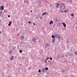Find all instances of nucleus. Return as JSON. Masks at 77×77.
I'll return each instance as SVG.
<instances>
[{"label": "nucleus", "mask_w": 77, "mask_h": 77, "mask_svg": "<svg viewBox=\"0 0 77 77\" xmlns=\"http://www.w3.org/2000/svg\"><path fill=\"white\" fill-rule=\"evenodd\" d=\"M22 59H23V58H22Z\"/></svg>", "instance_id": "nucleus-56"}, {"label": "nucleus", "mask_w": 77, "mask_h": 77, "mask_svg": "<svg viewBox=\"0 0 77 77\" xmlns=\"http://www.w3.org/2000/svg\"><path fill=\"white\" fill-rule=\"evenodd\" d=\"M57 5L56 6V8H59V7Z\"/></svg>", "instance_id": "nucleus-34"}, {"label": "nucleus", "mask_w": 77, "mask_h": 77, "mask_svg": "<svg viewBox=\"0 0 77 77\" xmlns=\"http://www.w3.org/2000/svg\"><path fill=\"white\" fill-rule=\"evenodd\" d=\"M53 24V20H51L50 22H49V24L51 25V24Z\"/></svg>", "instance_id": "nucleus-7"}, {"label": "nucleus", "mask_w": 77, "mask_h": 77, "mask_svg": "<svg viewBox=\"0 0 77 77\" xmlns=\"http://www.w3.org/2000/svg\"><path fill=\"white\" fill-rule=\"evenodd\" d=\"M47 58L46 59V60H48V59H50L49 58H48V57H47Z\"/></svg>", "instance_id": "nucleus-33"}, {"label": "nucleus", "mask_w": 77, "mask_h": 77, "mask_svg": "<svg viewBox=\"0 0 77 77\" xmlns=\"http://www.w3.org/2000/svg\"><path fill=\"white\" fill-rule=\"evenodd\" d=\"M22 52H23V51H22V50H20L19 51V52L20 53H21Z\"/></svg>", "instance_id": "nucleus-24"}, {"label": "nucleus", "mask_w": 77, "mask_h": 77, "mask_svg": "<svg viewBox=\"0 0 77 77\" xmlns=\"http://www.w3.org/2000/svg\"><path fill=\"white\" fill-rule=\"evenodd\" d=\"M62 24H63V22L61 23Z\"/></svg>", "instance_id": "nucleus-50"}, {"label": "nucleus", "mask_w": 77, "mask_h": 77, "mask_svg": "<svg viewBox=\"0 0 77 77\" xmlns=\"http://www.w3.org/2000/svg\"><path fill=\"white\" fill-rule=\"evenodd\" d=\"M67 44H69V41H68V40H67L66 41Z\"/></svg>", "instance_id": "nucleus-27"}, {"label": "nucleus", "mask_w": 77, "mask_h": 77, "mask_svg": "<svg viewBox=\"0 0 77 77\" xmlns=\"http://www.w3.org/2000/svg\"><path fill=\"white\" fill-rule=\"evenodd\" d=\"M69 56H73V54H71L69 55Z\"/></svg>", "instance_id": "nucleus-40"}, {"label": "nucleus", "mask_w": 77, "mask_h": 77, "mask_svg": "<svg viewBox=\"0 0 77 77\" xmlns=\"http://www.w3.org/2000/svg\"><path fill=\"white\" fill-rule=\"evenodd\" d=\"M14 48H16V46H14Z\"/></svg>", "instance_id": "nucleus-49"}, {"label": "nucleus", "mask_w": 77, "mask_h": 77, "mask_svg": "<svg viewBox=\"0 0 77 77\" xmlns=\"http://www.w3.org/2000/svg\"><path fill=\"white\" fill-rule=\"evenodd\" d=\"M32 59H33V58H32Z\"/></svg>", "instance_id": "nucleus-57"}, {"label": "nucleus", "mask_w": 77, "mask_h": 77, "mask_svg": "<svg viewBox=\"0 0 77 77\" xmlns=\"http://www.w3.org/2000/svg\"><path fill=\"white\" fill-rule=\"evenodd\" d=\"M42 72H45V71H46L45 68L43 69H42Z\"/></svg>", "instance_id": "nucleus-10"}, {"label": "nucleus", "mask_w": 77, "mask_h": 77, "mask_svg": "<svg viewBox=\"0 0 77 77\" xmlns=\"http://www.w3.org/2000/svg\"><path fill=\"white\" fill-rule=\"evenodd\" d=\"M32 41L33 42H36V38H32Z\"/></svg>", "instance_id": "nucleus-6"}, {"label": "nucleus", "mask_w": 77, "mask_h": 77, "mask_svg": "<svg viewBox=\"0 0 77 77\" xmlns=\"http://www.w3.org/2000/svg\"><path fill=\"white\" fill-rule=\"evenodd\" d=\"M64 13H65L66 12H68V9H67V8H65L64 9Z\"/></svg>", "instance_id": "nucleus-4"}, {"label": "nucleus", "mask_w": 77, "mask_h": 77, "mask_svg": "<svg viewBox=\"0 0 77 77\" xmlns=\"http://www.w3.org/2000/svg\"><path fill=\"white\" fill-rule=\"evenodd\" d=\"M46 14L47 15H48V12L46 13Z\"/></svg>", "instance_id": "nucleus-45"}, {"label": "nucleus", "mask_w": 77, "mask_h": 77, "mask_svg": "<svg viewBox=\"0 0 77 77\" xmlns=\"http://www.w3.org/2000/svg\"><path fill=\"white\" fill-rule=\"evenodd\" d=\"M32 23L31 22H30V21H29V22H28V23H29V24H30V23Z\"/></svg>", "instance_id": "nucleus-39"}, {"label": "nucleus", "mask_w": 77, "mask_h": 77, "mask_svg": "<svg viewBox=\"0 0 77 77\" xmlns=\"http://www.w3.org/2000/svg\"><path fill=\"white\" fill-rule=\"evenodd\" d=\"M38 72H41V70L40 69H39L38 70Z\"/></svg>", "instance_id": "nucleus-28"}, {"label": "nucleus", "mask_w": 77, "mask_h": 77, "mask_svg": "<svg viewBox=\"0 0 77 77\" xmlns=\"http://www.w3.org/2000/svg\"><path fill=\"white\" fill-rule=\"evenodd\" d=\"M8 71H9V69L8 70Z\"/></svg>", "instance_id": "nucleus-54"}, {"label": "nucleus", "mask_w": 77, "mask_h": 77, "mask_svg": "<svg viewBox=\"0 0 77 77\" xmlns=\"http://www.w3.org/2000/svg\"><path fill=\"white\" fill-rule=\"evenodd\" d=\"M60 55H61V57H64V55L63 54H60Z\"/></svg>", "instance_id": "nucleus-13"}, {"label": "nucleus", "mask_w": 77, "mask_h": 77, "mask_svg": "<svg viewBox=\"0 0 77 77\" xmlns=\"http://www.w3.org/2000/svg\"><path fill=\"white\" fill-rule=\"evenodd\" d=\"M74 15V14H71V16H72V17H73Z\"/></svg>", "instance_id": "nucleus-32"}, {"label": "nucleus", "mask_w": 77, "mask_h": 77, "mask_svg": "<svg viewBox=\"0 0 77 77\" xmlns=\"http://www.w3.org/2000/svg\"><path fill=\"white\" fill-rule=\"evenodd\" d=\"M75 29L76 30V31L77 32V23H76V26L75 27Z\"/></svg>", "instance_id": "nucleus-23"}, {"label": "nucleus", "mask_w": 77, "mask_h": 77, "mask_svg": "<svg viewBox=\"0 0 77 77\" xmlns=\"http://www.w3.org/2000/svg\"><path fill=\"white\" fill-rule=\"evenodd\" d=\"M8 17H9V18H10V17H11V16L10 15H8Z\"/></svg>", "instance_id": "nucleus-41"}, {"label": "nucleus", "mask_w": 77, "mask_h": 77, "mask_svg": "<svg viewBox=\"0 0 77 77\" xmlns=\"http://www.w3.org/2000/svg\"><path fill=\"white\" fill-rule=\"evenodd\" d=\"M53 27H55V24H54V25H53Z\"/></svg>", "instance_id": "nucleus-46"}, {"label": "nucleus", "mask_w": 77, "mask_h": 77, "mask_svg": "<svg viewBox=\"0 0 77 77\" xmlns=\"http://www.w3.org/2000/svg\"><path fill=\"white\" fill-rule=\"evenodd\" d=\"M49 59H50V60H53V58H52V57H51L50 58H49Z\"/></svg>", "instance_id": "nucleus-35"}, {"label": "nucleus", "mask_w": 77, "mask_h": 77, "mask_svg": "<svg viewBox=\"0 0 77 77\" xmlns=\"http://www.w3.org/2000/svg\"><path fill=\"white\" fill-rule=\"evenodd\" d=\"M26 4H29V1H26Z\"/></svg>", "instance_id": "nucleus-25"}, {"label": "nucleus", "mask_w": 77, "mask_h": 77, "mask_svg": "<svg viewBox=\"0 0 77 77\" xmlns=\"http://www.w3.org/2000/svg\"><path fill=\"white\" fill-rule=\"evenodd\" d=\"M54 35L55 36L56 38H59L60 39V34H57L56 32H55L54 33Z\"/></svg>", "instance_id": "nucleus-1"}, {"label": "nucleus", "mask_w": 77, "mask_h": 77, "mask_svg": "<svg viewBox=\"0 0 77 77\" xmlns=\"http://www.w3.org/2000/svg\"><path fill=\"white\" fill-rule=\"evenodd\" d=\"M60 12H61L62 14H63V11H62L61 10H60Z\"/></svg>", "instance_id": "nucleus-31"}, {"label": "nucleus", "mask_w": 77, "mask_h": 77, "mask_svg": "<svg viewBox=\"0 0 77 77\" xmlns=\"http://www.w3.org/2000/svg\"><path fill=\"white\" fill-rule=\"evenodd\" d=\"M0 9H1L2 11L4 10V6H2L1 7L0 6Z\"/></svg>", "instance_id": "nucleus-5"}, {"label": "nucleus", "mask_w": 77, "mask_h": 77, "mask_svg": "<svg viewBox=\"0 0 77 77\" xmlns=\"http://www.w3.org/2000/svg\"><path fill=\"white\" fill-rule=\"evenodd\" d=\"M56 39H55V38H54L52 39V42L53 43L54 42V41H55V40Z\"/></svg>", "instance_id": "nucleus-14"}, {"label": "nucleus", "mask_w": 77, "mask_h": 77, "mask_svg": "<svg viewBox=\"0 0 77 77\" xmlns=\"http://www.w3.org/2000/svg\"><path fill=\"white\" fill-rule=\"evenodd\" d=\"M69 2H71V3H72V0H69Z\"/></svg>", "instance_id": "nucleus-38"}, {"label": "nucleus", "mask_w": 77, "mask_h": 77, "mask_svg": "<svg viewBox=\"0 0 77 77\" xmlns=\"http://www.w3.org/2000/svg\"><path fill=\"white\" fill-rule=\"evenodd\" d=\"M60 8L61 9H62L63 11H64V9L66 8V7L65 6V4L64 3H63V5L60 6Z\"/></svg>", "instance_id": "nucleus-2"}, {"label": "nucleus", "mask_w": 77, "mask_h": 77, "mask_svg": "<svg viewBox=\"0 0 77 77\" xmlns=\"http://www.w3.org/2000/svg\"><path fill=\"white\" fill-rule=\"evenodd\" d=\"M54 20H55L56 22H57L58 21V20L57 19V17L55 19H54Z\"/></svg>", "instance_id": "nucleus-11"}, {"label": "nucleus", "mask_w": 77, "mask_h": 77, "mask_svg": "<svg viewBox=\"0 0 77 77\" xmlns=\"http://www.w3.org/2000/svg\"><path fill=\"white\" fill-rule=\"evenodd\" d=\"M12 51H9V54H12Z\"/></svg>", "instance_id": "nucleus-15"}, {"label": "nucleus", "mask_w": 77, "mask_h": 77, "mask_svg": "<svg viewBox=\"0 0 77 77\" xmlns=\"http://www.w3.org/2000/svg\"><path fill=\"white\" fill-rule=\"evenodd\" d=\"M58 57L59 58H61V56L60 55H59Z\"/></svg>", "instance_id": "nucleus-30"}, {"label": "nucleus", "mask_w": 77, "mask_h": 77, "mask_svg": "<svg viewBox=\"0 0 77 77\" xmlns=\"http://www.w3.org/2000/svg\"><path fill=\"white\" fill-rule=\"evenodd\" d=\"M45 63H46L47 62V61L46 60H45Z\"/></svg>", "instance_id": "nucleus-44"}, {"label": "nucleus", "mask_w": 77, "mask_h": 77, "mask_svg": "<svg viewBox=\"0 0 77 77\" xmlns=\"http://www.w3.org/2000/svg\"><path fill=\"white\" fill-rule=\"evenodd\" d=\"M33 25H34V26H36V24L35 23H33Z\"/></svg>", "instance_id": "nucleus-43"}, {"label": "nucleus", "mask_w": 77, "mask_h": 77, "mask_svg": "<svg viewBox=\"0 0 77 77\" xmlns=\"http://www.w3.org/2000/svg\"><path fill=\"white\" fill-rule=\"evenodd\" d=\"M47 14V12H45L44 13L42 14L43 16H44V15H45V14Z\"/></svg>", "instance_id": "nucleus-16"}, {"label": "nucleus", "mask_w": 77, "mask_h": 77, "mask_svg": "<svg viewBox=\"0 0 77 77\" xmlns=\"http://www.w3.org/2000/svg\"><path fill=\"white\" fill-rule=\"evenodd\" d=\"M12 24V21H10L9 22L8 24V26H10Z\"/></svg>", "instance_id": "nucleus-8"}, {"label": "nucleus", "mask_w": 77, "mask_h": 77, "mask_svg": "<svg viewBox=\"0 0 77 77\" xmlns=\"http://www.w3.org/2000/svg\"><path fill=\"white\" fill-rule=\"evenodd\" d=\"M14 56H11V57H10V60H13L14 59Z\"/></svg>", "instance_id": "nucleus-3"}, {"label": "nucleus", "mask_w": 77, "mask_h": 77, "mask_svg": "<svg viewBox=\"0 0 77 77\" xmlns=\"http://www.w3.org/2000/svg\"><path fill=\"white\" fill-rule=\"evenodd\" d=\"M69 62H70V61L69 60Z\"/></svg>", "instance_id": "nucleus-53"}, {"label": "nucleus", "mask_w": 77, "mask_h": 77, "mask_svg": "<svg viewBox=\"0 0 77 77\" xmlns=\"http://www.w3.org/2000/svg\"><path fill=\"white\" fill-rule=\"evenodd\" d=\"M57 5L58 6H60V4H59V3L56 4L55 5Z\"/></svg>", "instance_id": "nucleus-22"}, {"label": "nucleus", "mask_w": 77, "mask_h": 77, "mask_svg": "<svg viewBox=\"0 0 77 77\" xmlns=\"http://www.w3.org/2000/svg\"><path fill=\"white\" fill-rule=\"evenodd\" d=\"M30 12H32V11H31Z\"/></svg>", "instance_id": "nucleus-47"}, {"label": "nucleus", "mask_w": 77, "mask_h": 77, "mask_svg": "<svg viewBox=\"0 0 77 77\" xmlns=\"http://www.w3.org/2000/svg\"><path fill=\"white\" fill-rule=\"evenodd\" d=\"M52 38H55V35H52V36H51Z\"/></svg>", "instance_id": "nucleus-19"}, {"label": "nucleus", "mask_w": 77, "mask_h": 77, "mask_svg": "<svg viewBox=\"0 0 77 77\" xmlns=\"http://www.w3.org/2000/svg\"><path fill=\"white\" fill-rule=\"evenodd\" d=\"M63 24L64 27H66V25L64 23H63Z\"/></svg>", "instance_id": "nucleus-9"}, {"label": "nucleus", "mask_w": 77, "mask_h": 77, "mask_svg": "<svg viewBox=\"0 0 77 77\" xmlns=\"http://www.w3.org/2000/svg\"><path fill=\"white\" fill-rule=\"evenodd\" d=\"M24 37L23 36H21V39H24Z\"/></svg>", "instance_id": "nucleus-21"}, {"label": "nucleus", "mask_w": 77, "mask_h": 77, "mask_svg": "<svg viewBox=\"0 0 77 77\" xmlns=\"http://www.w3.org/2000/svg\"><path fill=\"white\" fill-rule=\"evenodd\" d=\"M73 60H73V59H72V60H71V62H73Z\"/></svg>", "instance_id": "nucleus-36"}, {"label": "nucleus", "mask_w": 77, "mask_h": 77, "mask_svg": "<svg viewBox=\"0 0 77 77\" xmlns=\"http://www.w3.org/2000/svg\"><path fill=\"white\" fill-rule=\"evenodd\" d=\"M37 18H39V17H40V15H37Z\"/></svg>", "instance_id": "nucleus-29"}, {"label": "nucleus", "mask_w": 77, "mask_h": 77, "mask_svg": "<svg viewBox=\"0 0 77 77\" xmlns=\"http://www.w3.org/2000/svg\"><path fill=\"white\" fill-rule=\"evenodd\" d=\"M38 6H39V7H41V4H40V5H39V4H38Z\"/></svg>", "instance_id": "nucleus-42"}, {"label": "nucleus", "mask_w": 77, "mask_h": 77, "mask_svg": "<svg viewBox=\"0 0 77 77\" xmlns=\"http://www.w3.org/2000/svg\"><path fill=\"white\" fill-rule=\"evenodd\" d=\"M1 13V12H0V13Z\"/></svg>", "instance_id": "nucleus-55"}, {"label": "nucleus", "mask_w": 77, "mask_h": 77, "mask_svg": "<svg viewBox=\"0 0 77 77\" xmlns=\"http://www.w3.org/2000/svg\"><path fill=\"white\" fill-rule=\"evenodd\" d=\"M47 76H48L47 75H46V77H47Z\"/></svg>", "instance_id": "nucleus-52"}, {"label": "nucleus", "mask_w": 77, "mask_h": 77, "mask_svg": "<svg viewBox=\"0 0 77 77\" xmlns=\"http://www.w3.org/2000/svg\"><path fill=\"white\" fill-rule=\"evenodd\" d=\"M57 26H60V23H58Z\"/></svg>", "instance_id": "nucleus-17"}, {"label": "nucleus", "mask_w": 77, "mask_h": 77, "mask_svg": "<svg viewBox=\"0 0 77 77\" xmlns=\"http://www.w3.org/2000/svg\"><path fill=\"white\" fill-rule=\"evenodd\" d=\"M68 60H67L66 59H65L64 61V62H67V61Z\"/></svg>", "instance_id": "nucleus-20"}, {"label": "nucleus", "mask_w": 77, "mask_h": 77, "mask_svg": "<svg viewBox=\"0 0 77 77\" xmlns=\"http://www.w3.org/2000/svg\"><path fill=\"white\" fill-rule=\"evenodd\" d=\"M45 70L46 71H47L48 70V67H45Z\"/></svg>", "instance_id": "nucleus-18"}, {"label": "nucleus", "mask_w": 77, "mask_h": 77, "mask_svg": "<svg viewBox=\"0 0 77 77\" xmlns=\"http://www.w3.org/2000/svg\"><path fill=\"white\" fill-rule=\"evenodd\" d=\"M40 19H41V18H42V17H40Z\"/></svg>", "instance_id": "nucleus-48"}, {"label": "nucleus", "mask_w": 77, "mask_h": 77, "mask_svg": "<svg viewBox=\"0 0 77 77\" xmlns=\"http://www.w3.org/2000/svg\"><path fill=\"white\" fill-rule=\"evenodd\" d=\"M1 33V31H0V34Z\"/></svg>", "instance_id": "nucleus-51"}, {"label": "nucleus", "mask_w": 77, "mask_h": 77, "mask_svg": "<svg viewBox=\"0 0 77 77\" xmlns=\"http://www.w3.org/2000/svg\"><path fill=\"white\" fill-rule=\"evenodd\" d=\"M75 54H76V55H77V52H75Z\"/></svg>", "instance_id": "nucleus-37"}, {"label": "nucleus", "mask_w": 77, "mask_h": 77, "mask_svg": "<svg viewBox=\"0 0 77 77\" xmlns=\"http://www.w3.org/2000/svg\"><path fill=\"white\" fill-rule=\"evenodd\" d=\"M38 2H39V3H40V5H41V4H42V2H41V1H38Z\"/></svg>", "instance_id": "nucleus-26"}, {"label": "nucleus", "mask_w": 77, "mask_h": 77, "mask_svg": "<svg viewBox=\"0 0 77 77\" xmlns=\"http://www.w3.org/2000/svg\"><path fill=\"white\" fill-rule=\"evenodd\" d=\"M45 45L47 47H49L50 46V45L48 44V43L46 44Z\"/></svg>", "instance_id": "nucleus-12"}]
</instances>
